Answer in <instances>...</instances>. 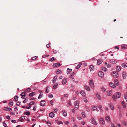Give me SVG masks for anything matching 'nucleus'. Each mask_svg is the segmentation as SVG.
Listing matches in <instances>:
<instances>
[{
  "instance_id": "f257e3e1",
  "label": "nucleus",
  "mask_w": 127,
  "mask_h": 127,
  "mask_svg": "<svg viewBox=\"0 0 127 127\" xmlns=\"http://www.w3.org/2000/svg\"><path fill=\"white\" fill-rule=\"evenodd\" d=\"M91 123L95 125H97V123L94 118H92L91 119Z\"/></svg>"
},
{
  "instance_id": "f03ea898",
  "label": "nucleus",
  "mask_w": 127,
  "mask_h": 127,
  "mask_svg": "<svg viewBox=\"0 0 127 127\" xmlns=\"http://www.w3.org/2000/svg\"><path fill=\"white\" fill-rule=\"evenodd\" d=\"M89 83L90 87L92 89L94 88V86L93 81L92 80H90Z\"/></svg>"
},
{
  "instance_id": "7ed1b4c3",
  "label": "nucleus",
  "mask_w": 127,
  "mask_h": 127,
  "mask_svg": "<svg viewBox=\"0 0 127 127\" xmlns=\"http://www.w3.org/2000/svg\"><path fill=\"white\" fill-rule=\"evenodd\" d=\"M113 76L115 78H117L119 77V74L117 72L115 71H113L112 72Z\"/></svg>"
},
{
  "instance_id": "20e7f679",
  "label": "nucleus",
  "mask_w": 127,
  "mask_h": 127,
  "mask_svg": "<svg viewBox=\"0 0 127 127\" xmlns=\"http://www.w3.org/2000/svg\"><path fill=\"white\" fill-rule=\"evenodd\" d=\"M122 75L123 79H125L127 77V73L126 72L124 71L122 72Z\"/></svg>"
},
{
  "instance_id": "39448f33",
  "label": "nucleus",
  "mask_w": 127,
  "mask_h": 127,
  "mask_svg": "<svg viewBox=\"0 0 127 127\" xmlns=\"http://www.w3.org/2000/svg\"><path fill=\"white\" fill-rule=\"evenodd\" d=\"M98 75L99 76L103 78L104 76V74L101 71H99L98 72Z\"/></svg>"
},
{
  "instance_id": "423d86ee",
  "label": "nucleus",
  "mask_w": 127,
  "mask_h": 127,
  "mask_svg": "<svg viewBox=\"0 0 127 127\" xmlns=\"http://www.w3.org/2000/svg\"><path fill=\"white\" fill-rule=\"evenodd\" d=\"M99 122L102 125H104L105 124L104 120V119L102 118L100 119Z\"/></svg>"
},
{
  "instance_id": "0eeeda50",
  "label": "nucleus",
  "mask_w": 127,
  "mask_h": 127,
  "mask_svg": "<svg viewBox=\"0 0 127 127\" xmlns=\"http://www.w3.org/2000/svg\"><path fill=\"white\" fill-rule=\"evenodd\" d=\"M71 81L73 83H78V81L76 80L75 78L74 77L72 78L71 80Z\"/></svg>"
},
{
  "instance_id": "6e6552de",
  "label": "nucleus",
  "mask_w": 127,
  "mask_h": 127,
  "mask_svg": "<svg viewBox=\"0 0 127 127\" xmlns=\"http://www.w3.org/2000/svg\"><path fill=\"white\" fill-rule=\"evenodd\" d=\"M105 119L106 121L108 122L109 123L110 122V119L109 116H107L106 117Z\"/></svg>"
},
{
  "instance_id": "1a4fd4ad",
  "label": "nucleus",
  "mask_w": 127,
  "mask_h": 127,
  "mask_svg": "<svg viewBox=\"0 0 127 127\" xmlns=\"http://www.w3.org/2000/svg\"><path fill=\"white\" fill-rule=\"evenodd\" d=\"M112 93V90H109L107 92V95L110 96L111 95Z\"/></svg>"
},
{
  "instance_id": "9d476101",
  "label": "nucleus",
  "mask_w": 127,
  "mask_h": 127,
  "mask_svg": "<svg viewBox=\"0 0 127 127\" xmlns=\"http://www.w3.org/2000/svg\"><path fill=\"white\" fill-rule=\"evenodd\" d=\"M102 62V60L101 59H99L97 60V64L98 65H99L101 64Z\"/></svg>"
},
{
  "instance_id": "9b49d317",
  "label": "nucleus",
  "mask_w": 127,
  "mask_h": 127,
  "mask_svg": "<svg viewBox=\"0 0 127 127\" xmlns=\"http://www.w3.org/2000/svg\"><path fill=\"white\" fill-rule=\"evenodd\" d=\"M45 103V101L44 100H42L40 102V105L42 106H44Z\"/></svg>"
},
{
  "instance_id": "f8f14e48",
  "label": "nucleus",
  "mask_w": 127,
  "mask_h": 127,
  "mask_svg": "<svg viewBox=\"0 0 127 127\" xmlns=\"http://www.w3.org/2000/svg\"><path fill=\"white\" fill-rule=\"evenodd\" d=\"M96 96L97 98L99 100H100L101 99V98L100 96V94L99 93H97L96 94Z\"/></svg>"
},
{
  "instance_id": "ddd939ff",
  "label": "nucleus",
  "mask_w": 127,
  "mask_h": 127,
  "mask_svg": "<svg viewBox=\"0 0 127 127\" xmlns=\"http://www.w3.org/2000/svg\"><path fill=\"white\" fill-rule=\"evenodd\" d=\"M116 71L117 72H119L120 71L121 69V67L119 66H117L116 67Z\"/></svg>"
},
{
  "instance_id": "4468645a",
  "label": "nucleus",
  "mask_w": 127,
  "mask_h": 127,
  "mask_svg": "<svg viewBox=\"0 0 127 127\" xmlns=\"http://www.w3.org/2000/svg\"><path fill=\"white\" fill-rule=\"evenodd\" d=\"M61 66V64L59 63H55L53 65V67H59Z\"/></svg>"
},
{
  "instance_id": "2eb2a0df",
  "label": "nucleus",
  "mask_w": 127,
  "mask_h": 127,
  "mask_svg": "<svg viewBox=\"0 0 127 127\" xmlns=\"http://www.w3.org/2000/svg\"><path fill=\"white\" fill-rule=\"evenodd\" d=\"M110 86L113 88H116L115 85L113 83L110 82L109 84Z\"/></svg>"
},
{
  "instance_id": "dca6fc26",
  "label": "nucleus",
  "mask_w": 127,
  "mask_h": 127,
  "mask_svg": "<svg viewBox=\"0 0 127 127\" xmlns=\"http://www.w3.org/2000/svg\"><path fill=\"white\" fill-rule=\"evenodd\" d=\"M67 82V79L66 78H64L62 80V83L63 84H65Z\"/></svg>"
},
{
  "instance_id": "f3484780",
  "label": "nucleus",
  "mask_w": 127,
  "mask_h": 127,
  "mask_svg": "<svg viewBox=\"0 0 127 127\" xmlns=\"http://www.w3.org/2000/svg\"><path fill=\"white\" fill-rule=\"evenodd\" d=\"M109 107L112 110H113L114 109V107L111 103H109Z\"/></svg>"
},
{
  "instance_id": "a211bd4d",
  "label": "nucleus",
  "mask_w": 127,
  "mask_h": 127,
  "mask_svg": "<svg viewBox=\"0 0 127 127\" xmlns=\"http://www.w3.org/2000/svg\"><path fill=\"white\" fill-rule=\"evenodd\" d=\"M89 69L90 71H93L94 70V66L93 65H91L89 66Z\"/></svg>"
},
{
  "instance_id": "6ab92c4d",
  "label": "nucleus",
  "mask_w": 127,
  "mask_h": 127,
  "mask_svg": "<svg viewBox=\"0 0 127 127\" xmlns=\"http://www.w3.org/2000/svg\"><path fill=\"white\" fill-rule=\"evenodd\" d=\"M110 63L113 64H115L117 63V61L115 60H112L110 61Z\"/></svg>"
},
{
  "instance_id": "aec40b11",
  "label": "nucleus",
  "mask_w": 127,
  "mask_h": 127,
  "mask_svg": "<svg viewBox=\"0 0 127 127\" xmlns=\"http://www.w3.org/2000/svg\"><path fill=\"white\" fill-rule=\"evenodd\" d=\"M4 110L7 111H10L11 110V109L10 108L8 107H4Z\"/></svg>"
},
{
  "instance_id": "412c9836",
  "label": "nucleus",
  "mask_w": 127,
  "mask_h": 127,
  "mask_svg": "<svg viewBox=\"0 0 127 127\" xmlns=\"http://www.w3.org/2000/svg\"><path fill=\"white\" fill-rule=\"evenodd\" d=\"M49 116L50 117L52 118H53L55 116V114L53 112H51L49 114Z\"/></svg>"
},
{
  "instance_id": "4be33fe9",
  "label": "nucleus",
  "mask_w": 127,
  "mask_h": 127,
  "mask_svg": "<svg viewBox=\"0 0 127 127\" xmlns=\"http://www.w3.org/2000/svg\"><path fill=\"white\" fill-rule=\"evenodd\" d=\"M36 94V93L35 92H32L29 94V95L30 97L33 96L34 95Z\"/></svg>"
},
{
  "instance_id": "5701e85b",
  "label": "nucleus",
  "mask_w": 127,
  "mask_h": 127,
  "mask_svg": "<svg viewBox=\"0 0 127 127\" xmlns=\"http://www.w3.org/2000/svg\"><path fill=\"white\" fill-rule=\"evenodd\" d=\"M57 79V77L56 76H55L54 77L52 80V83H54L56 81Z\"/></svg>"
},
{
  "instance_id": "b1692460",
  "label": "nucleus",
  "mask_w": 127,
  "mask_h": 127,
  "mask_svg": "<svg viewBox=\"0 0 127 127\" xmlns=\"http://www.w3.org/2000/svg\"><path fill=\"white\" fill-rule=\"evenodd\" d=\"M116 97L118 98H120L121 96V94L119 92H117L116 94Z\"/></svg>"
},
{
  "instance_id": "393cba45",
  "label": "nucleus",
  "mask_w": 127,
  "mask_h": 127,
  "mask_svg": "<svg viewBox=\"0 0 127 127\" xmlns=\"http://www.w3.org/2000/svg\"><path fill=\"white\" fill-rule=\"evenodd\" d=\"M114 83L116 85V86H118L119 84V83L118 81V80L117 79H115V80H114Z\"/></svg>"
},
{
  "instance_id": "a878e982",
  "label": "nucleus",
  "mask_w": 127,
  "mask_h": 127,
  "mask_svg": "<svg viewBox=\"0 0 127 127\" xmlns=\"http://www.w3.org/2000/svg\"><path fill=\"white\" fill-rule=\"evenodd\" d=\"M58 85V83H56L55 84L53 85V89L54 90L56 89L57 88Z\"/></svg>"
},
{
  "instance_id": "bb28decb",
  "label": "nucleus",
  "mask_w": 127,
  "mask_h": 127,
  "mask_svg": "<svg viewBox=\"0 0 127 127\" xmlns=\"http://www.w3.org/2000/svg\"><path fill=\"white\" fill-rule=\"evenodd\" d=\"M62 113L63 114V115L65 117H66L67 115V113L66 112H65V111L63 110L62 111Z\"/></svg>"
},
{
  "instance_id": "cd10ccee",
  "label": "nucleus",
  "mask_w": 127,
  "mask_h": 127,
  "mask_svg": "<svg viewBox=\"0 0 127 127\" xmlns=\"http://www.w3.org/2000/svg\"><path fill=\"white\" fill-rule=\"evenodd\" d=\"M72 71V69L68 68L67 70V74H69Z\"/></svg>"
},
{
  "instance_id": "c85d7f7f",
  "label": "nucleus",
  "mask_w": 127,
  "mask_h": 127,
  "mask_svg": "<svg viewBox=\"0 0 127 127\" xmlns=\"http://www.w3.org/2000/svg\"><path fill=\"white\" fill-rule=\"evenodd\" d=\"M98 107L100 109V111L101 112H102L103 111V110L102 109V106L101 105H99L98 106Z\"/></svg>"
},
{
  "instance_id": "c756f323",
  "label": "nucleus",
  "mask_w": 127,
  "mask_h": 127,
  "mask_svg": "<svg viewBox=\"0 0 127 127\" xmlns=\"http://www.w3.org/2000/svg\"><path fill=\"white\" fill-rule=\"evenodd\" d=\"M122 66L124 67H127V63H124L122 64Z\"/></svg>"
},
{
  "instance_id": "7c9ffc66",
  "label": "nucleus",
  "mask_w": 127,
  "mask_h": 127,
  "mask_svg": "<svg viewBox=\"0 0 127 127\" xmlns=\"http://www.w3.org/2000/svg\"><path fill=\"white\" fill-rule=\"evenodd\" d=\"M81 94L83 96L85 97V94L84 91H82L80 92Z\"/></svg>"
},
{
  "instance_id": "2f4dec72",
  "label": "nucleus",
  "mask_w": 127,
  "mask_h": 127,
  "mask_svg": "<svg viewBox=\"0 0 127 127\" xmlns=\"http://www.w3.org/2000/svg\"><path fill=\"white\" fill-rule=\"evenodd\" d=\"M85 89H86L87 91H89L90 90V89L89 86L87 85L85 86Z\"/></svg>"
},
{
  "instance_id": "473e14b6",
  "label": "nucleus",
  "mask_w": 127,
  "mask_h": 127,
  "mask_svg": "<svg viewBox=\"0 0 127 127\" xmlns=\"http://www.w3.org/2000/svg\"><path fill=\"white\" fill-rule=\"evenodd\" d=\"M25 116H23L20 117V120H19V121L21 122H23V120L25 119Z\"/></svg>"
},
{
  "instance_id": "72a5a7b5",
  "label": "nucleus",
  "mask_w": 127,
  "mask_h": 127,
  "mask_svg": "<svg viewBox=\"0 0 127 127\" xmlns=\"http://www.w3.org/2000/svg\"><path fill=\"white\" fill-rule=\"evenodd\" d=\"M112 98L113 100L114 101H116V98H117L116 97V96L115 95H113L112 96Z\"/></svg>"
},
{
  "instance_id": "f704fd0d",
  "label": "nucleus",
  "mask_w": 127,
  "mask_h": 127,
  "mask_svg": "<svg viewBox=\"0 0 127 127\" xmlns=\"http://www.w3.org/2000/svg\"><path fill=\"white\" fill-rule=\"evenodd\" d=\"M97 108L96 106H94L92 107V110L93 111H94L96 110Z\"/></svg>"
},
{
  "instance_id": "c9c22d12",
  "label": "nucleus",
  "mask_w": 127,
  "mask_h": 127,
  "mask_svg": "<svg viewBox=\"0 0 127 127\" xmlns=\"http://www.w3.org/2000/svg\"><path fill=\"white\" fill-rule=\"evenodd\" d=\"M55 59L54 58V57L49 59V61L51 62L54 61H55Z\"/></svg>"
},
{
  "instance_id": "e433bc0d",
  "label": "nucleus",
  "mask_w": 127,
  "mask_h": 127,
  "mask_svg": "<svg viewBox=\"0 0 127 127\" xmlns=\"http://www.w3.org/2000/svg\"><path fill=\"white\" fill-rule=\"evenodd\" d=\"M79 101H76L75 102V104L74 105H77L79 106Z\"/></svg>"
},
{
  "instance_id": "4c0bfd02",
  "label": "nucleus",
  "mask_w": 127,
  "mask_h": 127,
  "mask_svg": "<svg viewBox=\"0 0 127 127\" xmlns=\"http://www.w3.org/2000/svg\"><path fill=\"white\" fill-rule=\"evenodd\" d=\"M122 104L124 108H125L126 107V105L124 103V101H122Z\"/></svg>"
},
{
  "instance_id": "58836bf2",
  "label": "nucleus",
  "mask_w": 127,
  "mask_h": 127,
  "mask_svg": "<svg viewBox=\"0 0 127 127\" xmlns=\"http://www.w3.org/2000/svg\"><path fill=\"white\" fill-rule=\"evenodd\" d=\"M101 69L102 70L105 71H107V69L104 67H102L101 68Z\"/></svg>"
},
{
  "instance_id": "ea45409f",
  "label": "nucleus",
  "mask_w": 127,
  "mask_h": 127,
  "mask_svg": "<svg viewBox=\"0 0 127 127\" xmlns=\"http://www.w3.org/2000/svg\"><path fill=\"white\" fill-rule=\"evenodd\" d=\"M49 92V88L47 86L46 88V93H48Z\"/></svg>"
},
{
  "instance_id": "a19ab883",
  "label": "nucleus",
  "mask_w": 127,
  "mask_h": 127,
  "mask_svg": "<svg viewBox=\"0 0 127 127\" xmlns=\"http://www.w3.org/2000/svg\"><path fill=\"white\" fill-rule=\"evenodd\" d=\"M18 97L17 96H15L14 98V100L15 101H17L18 100Z\"/></svg>"
},
{
  "instance_id": "79ce46f5",
  "label": "nucleus",
  "mask_w": 127,
  "mask_h": 127,
  "mask_svg": "<svg viewBox=\"0 0 127 127\" xmlns=\"http://www.w3.org/2000/svg\"><path fill=\"white\" fill-rule=\"evenodd\" d=\"M81 114L82 116L83 117L85 118L86 117V115L85 114V112H83Z\"/></svg>"
},
{
  "instance_id": "37998d69",
  "label": "nucleus",
  "mask_w": 127,
  "mask_h": 127,
  "mask_svg": "<svg viewBox=\"0 0 127 127\" xmlns=\"http://www.w3.org/2000/svg\"><path fill=\"white\" fill-rule=\"evenodd\" d=\"M82 64L81 63L80 64L78 65L76 67V69H78L82 65Z\"/></svg>"
},
{
  "instance_id": "c03bdc74",
  "label": "nucleus",
  "mask_w": 127,
  "mask_h": 127,
  "mask_svg": "<svg viewBox=\"0 0 127 127\" xmlns=\"http://www.w3.org/2000/svg\"><path fill=\"white\" fill-rule=\"evenodd\" d=\"M8 104L10 106H12L13 105V102L12 101L9 102Z\"/></svg>"
},
{
  "instance_id": "a18cd8bd",
  "label": "nucleus",
  "mask_w": 127,
  "mask_h": 127,
  "mask_svg": "<svg viewBox=\"0 0 127 127\" xmlns=\"http://www.w3.org/2000/svg\"><path fill=\"white\" fill-rule=\"evenodd\" d=\"M24 114H25L26 115L29 116L30 115V113L29 111H28L24 112Z\"/></svg>"
},
{
  "instance_id": "49530a36",
  "label": "nucleus",
  "mask_w": 127,
  "mask_h": 127,
  "mask_svg": "<svg viewBox=\"0 0 127 127\" xmlns=\"http://www.w3.org/2000/svg\"><path fill=\"white\" fill-rule=\"evenodd\" d=\"M43 96V94H40L38 97V99H39L41 98Z\"/></svg>"
},
{
  "instance_id": "de8ad7c7",
  "label": "nucleus",
  "mask_w": 127,
  "mask_h": 127,
  "mask_svg": "<svg viewBox=\"0 0 127 127\" xmlns=\"http://www.w3.org/2000/svg\"><path fill=\"white\" fill-rule=\"evenodd\" d=\"M34 102L33 101H31V102H30L29 104V105H33Z\"/></svg>"
},
{
  "instance_id": "09e8293b",
  "label": "nucleus",
  "mask_w": 127,
  "mask_h": 127,
  "mask_svg": "<svg viewBox=\"0 0 127 127\" xmlns=\"http://www.w3.org/2000/svg\"><path fill=\"white\" fill-rule=\"evenodd\" d=\"M37 58V57L36 56H34L33 57H32V60H35Z\"/></svg>"
},
{
  "instance_id": "8fccbe9b",
  "label": "nucleus",
  "mask_w": 127,
  "mask_h": 127,
  "mask_svg": "<svg viewBox=\"0 0 127 127\" xmlns=\"http://www.w3.org/2000/svg\"><path fill=\"white\" fill-rule=\"evenodd\" d=\"M79 107V106L76 105H74V108L75 110H77L78 109Z\"/></svg>"
},
{
  "instance_id": "3c124183",
  "label": "nucleus",
  "mask_w": 127,
  "mask_h": 127,
  "mask_svg": "<svg viewBox=\"0 0 127 127\" xmlns=\"http://www.w3.org/2000/svg\"><path fill=\"white\" fill-rule=\"evenodd\" d=\"M61 71L60 70H59L56 71V73L57 74H59L61 73Z\"/></svg>"
},
{
  "instance_id": "603ef678",
  "label": "nucleus",
  "mask_w": 127,
  "mask_h": 127,
  "mask_svg": "<svg viewBox=\"0 0 127 127\" xmlns=\"http://www.w3.org/2000/svg\"><path fill=\"white\" fill-rule=\"evenodd\" d=\"M83 100L85 102L87 103L88 102V100L86 98H84Z\"/></svg>"
},
{
  "instance_id": "864d4df0",
  "label": "nucleus",
  "mask_w": 127,
  "mask_h": 127,
  "mask_svg": "<svg viewBox=\"0 0 127 127\" xmlns=\"http://www.w3.org/2000/svg\"><path fill=\"white\" fill-rule=\"evenodd\" d=\"M3 126L4 127H7V126L6 124L4 122L3 123Z\"/></svg>"
},
{
  "instance_id": "5fc2aeb1",
  "label": "nucleus",
  "mask_w": 127,
  "mask_h": 127,
  "mask_svg": "<svg viewBox=\"0 0 127 127\" xmlns=\"http://www.w3.org/2000/svg\"><path fill=\"white\" fill-rule=\"evenodd\" d=\"M101 90L103 92H104L106 91V90L104 88H102L101 89Z\"/></svg>"
},
{
  "instance_id": "6e6d98bb",
  "label": "nucleus",
  "mask_w": 127,
  "mask_h": 127,
  "mask_svg": "<svg viewBox=\"0 0 127 127\" xmlns=\"http://www.w3.org/2000/svg\"><path fill=\"white\" fill-rule=\"evenodd\" d=\"M36 105H34L33 110L34 111H35L36 109Z\"/></svg>"
},
{
  "instance_id": "4d7b16f0",
  "label": "nucleus",
  "mask_w": 127,
  "mask_h": 127,
  "mask_svg": "<svg viewBox=\"0 0 127 127\" xmlns=\"http://www.w3.org/2000/svg\"><path fill=\"white\" fill-rule=\"evenodd\" d=\"M53 110H54V112L56 113L58 111V110L57 108L54 109H53Z\"/></svg>"
},
{
  "instance_id": "13d9d810",
  "label": "nucleus",
  "mask_w": 127,
  "mask_h": 127,
  "mask_svg": "<svg viewBox=\"0 0 127 127\" xmlns=\"http://www.w3.org/2000/svg\"><path fill=\"white\" fill-rule=\"evenodd\" d=\"M20 104V102H17L16 103V105L18 106H19Z\"/></svg>"
},
{
  "instance_id": "bf43d9fd",
  "label": "nucleus",
  "mask_w": 127,
  "mask_h": 127,
  "mask_svg": "<svg viewBox=\"0 0 127 127\" xmlns=\"http://www.w3.org/2000/svg\"><path fill=\"white\" fill-rule=\"evenodd\" d=\"M47 124H49V125H48L49 126H50L51 125V123L50 122H47Z\"/></svg>"
},
{
  "instance_id": "052dcab7",
  "label": "nucleus",
  "mask_w": 127,
  "mask_h": 127,
  "mask_svg": "<svg viewBox=\"0 0 127 127\" xmlns=\"http://www.w3.org/2000/svg\"><path fill=\"white\" fill-rule=\"evenodd\" d=\"M6 118L8 120H9L10 119V117L8 116H6Z\"/></svg>"
},
{
  "instance_id": "680f3d73",
  "label": "nucleus",
  "mask_w": 127,
  "mask_h": 127,
  "mask_svg": "<svg viewBox=\"0 0 127 127\" xmlns=\"http://www.w3.org/2000/svg\"><path fill=\"white\" fill-rule=\"evenodd\" d=\"M31 90V89L30 88H28L26 90V91L27 92H28L30 91Z\"/></svg>"
},
{
  "instance_id": "e2e57ef3",
  "label": "nucleus",
  "mask_w": 127,
  "mask_h": 127,
  "mask_svg": "<svg viewBox=\"0 0 127 127\" xmlns=\"http://www.w3.org/2000/svg\"><path fill=\"white\" fill-rule=\"evenodd\" d=\"M18 109L17 107H15L14 108V110L16 112V111H18Z\"/></svg>"
},
{
  "instance_id": "0e129e2a",
  "label": "nucleus",
  "mask_w": 127,
  "mask_h": 127,
  "mask_svg": "<svg viewBox=\"0 0 127 127\" xmlns=\"http://www.w3.org/2000/svg\"><path fill=\"white\" fill-rule=\"evenodd\" d=\"M81 124L82 125H84L85 124V123L84 121H82L81 122Z\"/></svg>"
},
{
  "instance_id": "69168bd1",
  "label": "nucleus",
  "mask_w": 127,
  "mask_h": 127,
  "mask_svg": "<svg viewBox=\"0 0 127 127\" xmlns=\"http://www.w3.org/2000/svg\"><path fill=\"white\" fill-rule=\"evenodd\" d=\"M124 98L126 99V101H127V96L126 95H124Z\"/></svg>"
},
{
  "instance_id": "338daca9",
  "label": "nucleus",
  "mask_w": 127,
  "mask_h": 127,
  "mask_svg": "<svg viewBox=\"0 0 127 127\" xmlns=\"http://www.w3.org/2000/svg\"><path fill=\"white\" fill-rule=\"evenodd\" d=\"M21 96H22L21 98H22L24 99L25 98L26 96H25V95H24Z\"/></svg>"
},
{
  "instance_id": "774afa93",
  "label": "nucleus",
  "mask_w": 127,
  "mask_h": 127,
  "mask_svg": "<svg viewBox=\"0 0 127 127\" xmlns=\"http://www.w3.org/2000/svg\"><path fill=\"white\" fill-rule=\"evenodd\" d=\"M11 122L13 123H16V121L14 120H12L11 121Z\"/></svg>"
}]
</instances>
